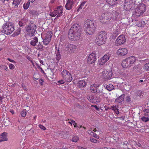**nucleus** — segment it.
Wrapping results in <instances>:
<instances>
[{
  "label": "nucleus",
  "mask_w": 149,
  "mask_h": 149,
  "mask_svg": "<svg viewBox=\"0 0 149 149\" xmlns=\"http://www.w3.org/2000/svg\"><path fill=\"white\" fill-rule=\"evenodd\" d=\"M22 0H13V4L15 6L14 7L15 8H17V5L20 3Z\"/></svg>",
  "instance_id": "nucleus-30"
},
{
  "label": "nucleus",
  "mask_w": 149,
  "mask_h": 149,
  "mask_svg": "<svg viewBox=\"0 0 149 149\" xmlns=\"http://www.w3.org/2000/svg\"><path fill=\"white\" fill-rule=\"evenodd\" d=\"M79 138L77 136L73 137L72 139V141L74 142H77Z\"/></svg>",
  "instance_id": "nucleus-39"
},
{
  "label": "nucleus",
  "mask_w": 149,
  "mask_h": 149,
  "mask_svg": "<svg viewBox=\"0 0 149 149\" xmlns=\"http://www.w3.org/2000/svg\"><path fill=\"white\" fill-rule=\"evenodd\" d=\"M143 68L146 71L149 70V62L144 65L143 66Z\"/></svg>",
  "instance_id": "nucleus-36"
},
{
  "label": "nucleus",
  "mask_w": 149,
  "mask_h": 149,
  "mask_svg": "<svg viewBox=\"0 0 149 149\" xmlns=\"http://www.w3.org/2000/svg\"><path fill=\"white\" fill-rule=\"evenodd\" d=\"M36 26L35 24H31L26 27V33L30 37L33 36L36 31Z\"/></svg>",
  "instance_id": "nucleus-8"
},
{
  "label": "nucleus",
  "mask_w": 149,
  "mask_h": 149,
  "mask_svg": "<svg viewBox=\"0 0 149 149\" xmlns=\"http://www.w3.org/2000/svg\"><path fill=\"white\" fill-rule=\"evenodd\" d=\"M10 111L12 114H13L15 113L14 111L12 109L10 110Z\"/></svg>",
  "instance_id": "nucleus-52"
},
{
  "label": "nucleus",
  "mask_w": 149,
  "mask_h": 149,
  "mask_svg": "<svg viewBox=\"0 0 149 149\" xmlns=\"http://www.w3.org/2000/svg\"><path fill=\"white\" fill-rule=\"evenodd\" d=\"M94 100H95V102H93V103H99L100 100V98L99 97H96L95 96V98H94Z\"/></svg>",
  "instance_id": "nucleus-38"
},
{
  "label": "nucleus",
  "mask_w": 149,
  "mask_h": 149,
  "mask_svg": "<svg viewBox=\"0 0 149 149\" xmlns=\"http://www.w3.org/2000/svg\"><path fill=\"white\" fill-rule=\"evenodd\" d=\"M90 140L91 142L94 143H96L97 142V141L96 139L92 138H91Z\"/></svg>",
  "instance_id": "nucleus-44"
},
{
  "label": "nucleus",
  "mask_w": 149,
  "mask_h": 149,
  "mask_svg": "<svg viewBox=\"0 0 149 149\" xmlns=\"http://www.w3.org/2000/svg\"><path fill=\"white\" fill-rule=\"evenodd\" d=\"M25 22L24 19L20 20L19 23V24L20 26H23L25 24Z\"/></svg>",
  "instance_id": "nucleus-34"
},
{
  "label": "nucleus",
  "mask_w": 149,
  "mask_h": 149,
  "mask_svg": "<svg viewBox=\"0 0 149 149\" xmlns=\"http://www.w3.org/2000/svg\"><path fill=\"white\" fill-rule=\"evenodd\" d=\"M95 98V96L92 95H88L87 96V98L88 100L91 102L93 103L95 102V100H94V99Z\"/></svg>",
  "instance_id": "nucleus-29"
},
{
  "label": "nucleus",
  "mask_w": 149,
  "mask_h": 149,
  "mask_svg": "<svg viewBox=\"0 0 149 149\" xmlns=\"http://www.w3.org/2000/svg\"><path fill=\"white\" fill-rule=\"evenodd\" d=\"M68 123H70L71 125L73 124L74 125V127H77L76 125V123H75L74 121L73 120H72L71 121L69 122Z\"/></svg>",
  "instance_id": "nucleus-41"
},
{
  "label": "nucleus",
  "mask_w": 149,
  "mask_h": 149,
  "mask_svg": "<svg viewBox=\"0 0 149 149\" xmlns=\"http://www.w3.org/2000/svg\"><path fill=\"white\" fill-rule=\"evenodd\" d=\"M93 135L92 136H93V137H95L96 138L98 139L99 138V137L95 133H93Z\"/></svg>",
  "instance_id": "nucleus-47"
},
{
  "label": "nucleus",
  "mask_w": 149,
  "mask_h": 149,
  "mask_svg": "<svg viewBox=\"0 0 149 149\" xmlns=\"http://www.w3.org/2000/svg\"><path fill=\"white\" fill-rule=\"evenodd\" d=\"M106 39V33L104 32H101L97 36L95 41L97 45H101L105 43Z\"/></svg>",
  "instance_id": "nucleus-7"
},
{
  "label": "nucleus",
  "mask_w": 149,
  "mask_h": 149,
  "mask_svg": "<svg viewBox=\"0 0 149 149\" xmlns=\"http://www.w3.org/2000/svg\"><path fill=\"white\" fill-rule=\"evenodd\" d=\"M92 130H93V131H94V132H96V130L95 129H92V128H91V130H88V133L90 135H93V133H94L92 132Z\"/></svg>",
  "instance_id": "nucleus-40"
},
{
  "label": "nucleus",
  "mask_w": 149,
  "mask_h": 149,
  "mask_svg": "<svg viewBox=\"0 0 149 149\" xmlns=\"http://www.w3.org/2000/svg\"><path fill=\"white\" fill-rule=\"evenodd\" d=\"M126 100L128 102H130V97L129 96H127L126 97Z\"/></svg>",
  "instance_id": "nucleus-51"
},
{
  "label": "nucleus",
  "mask_w": 149,
  "mask_h": 149,
  "mask_svg": "<svg viewBox=\"0 0 149 149\" xmlns=\"http://www.w3.org/2000/svg\"><path fill=\"white\" fill-rule=\"evenodd\" d=\"M120 25L121 24H117V26L114 28L113 30V34L114 36H117L120 32L121 29L120 27Z\"/></svg>",
  "instance_id": "nucleus-21"
},
{
  "label": "nucleus",
  "mask_w": 149,
  "mask_h": 149,
  "mask_svg": "<svg viewBox=\"0 0 149 149\" xmlns=\"http://www.w3.org/2000/svg\"><path fill=\"white\" fill-rule=\"evenodd\" d=\"M119 0H106L107 2L111 6H114L117 4L119 2Z\"/></svg>",
  "instance_id": "nucleus-23"
},
{
  "label": "nucleus",
  "mask_w": 149,
  "mask_h": 149,
  "mask_svg": "<svg viewBox=\"0 0 149 149\" xmlns=\"http://www.w3.org/2000/svg\"><path fill=\"white\" fill-rule=\"evenodd\" d=\"M119 13L116 12L115 11L114 13H113L111 15V18H112L113 20H115L117 19L118 17Z\"/></svg>",
  "instance_id": "nucleus-26"
},
{
  "label": "nucleus",
  "mask_w": 149,
  "mask_h": 149,
  "mask_svg": "<svg viewBox=\"0 0 149 149\" xmlns=\"http://www.w3.org/2000/svg\"><path fill=\"white\" fill-rule=\"evenodd\" d=\"M77 48V46L73 44H68L65 48V50L70 53L74 52Z\"/></svg>",
  "instance_id": "nucleus-17"
},
{
  "label": "nucleus",
  "mask_w": 149,
  "mask_h": 149,
  "mask_svg": "<svg viewBox=\"0 0 149 149\" xmlns=\"http://www.w3.org/2000/svg\"><path fill=\"white\" fill-rule=\"evenodd\" d=\"M79 26L74 24L71 27L69 30L68 36L70 39L76 40L79 39L80 37V32L79 31Z\"/></svg>",
  "instance_id": "nucleus-1"
},
{
  "label": "nucleus",
  "mask_w": 149,
  "mask_h": 149,
  "mask_svg": "<svg viewBox=\"0 0 149 149\" xmlns=\"http://www.w3.org/2000/svg\"><path fill=\"white\" fill-rule=\"evenodd\" d=\"M61 74L63 79L66 81L70 82L73 79L71 74L66 70H64Z\"/></svg>",
  "instance_id": "nucleus-11"
},
{
  "label": "nucleus",
  "mask_w": 149,
  "mask_h": 149,
  "mask_svg": "<svg viewBox=\"0 0 149 149\" xmlns=\"http://www.w3.org/2000/svg\"><path fill=\"white\" fill-rule=\"evenodd\" d=\"M146 111L144 116L141 117V119L143 122H147L149 121V109H147Z\"/></svg>",
  "instance_id": "nucleus-20"
},
{
  "label": "nucleus",
  "mask_w": 149,
  "mask_h": 149,
  "mask_svg": "<svg viewBox=\"0 0 149 149\" xmlns=\"http://www.w3.org/2000/svg\"><path fill=\"white\" fill-rule=\"evenodd\" d=\"M9 68L11 70L15 68V66L12 64H10L9 66Z\"/></svg>",
  "instance_id": "nucleus-43"
},
{
  "label": "nucleus",
  "mask_w": 149,
  "mask_h": 149,
  "mask_svg": "<svg viewBox=\"0 0 149 149\" xmlns=\"http://www.w3.org/2000/svg\"><path fill=\"white\" fill-rule=\"evenodd\" d=\"M4 37L3 35H0V41L3 40V39H1V38H4Z\"/></svg>",
  "instance_id": "nucleus-50"
},
{
  "label": "nucleus",
  "mask_w": 149,
  "mask_h": 149,
  "mask_svg": "<svg viewBox=\"0 0 149 149\" xmlns=\"http://www.w3.org/2000/svg\"><path fill=\"white\" fill-rule=\"evenodd\" d=\"M7 59L10 62H11L13 63H15V61H14V60L11 59L9 58H8Z\"/></svg>",
  "instance_id": "nucleus-49"
},
{
  "label": "nucleus",
  "mask_w": 149,
  "mask_h": 149,
  "mask_svg": "<svg viewBox=\"0 0 149 149\" xmlns=\"http://www.w3.org/2000/svg\"><path fill=\"white\" fill-rule=\"evenodd\" d=\"M40 63H41V64H42V65H44V64L43 63V61L42 60H40Z\"/></svg>",
  "instance_id": "nucleus-56"
},
{
  "label": "nucleus",
  "mask_w": 149,
  "mask_h": 149,
  "mask_svg": "<svg viewBox=\"0 0 149 149\" xmlns=\"http://www.w3.org/2000/svg\"><path fill=\"white\" fill-rule=\"evenodd\" d=\"M112 109L113 110L115 113L117 114H119V112L118 109L115 106H113L112 107Z\"/></svg>",
  "instance_id": "nucleus-37"
},
{
  "label": "nucleus",
  "mask_w": 149,
  "mask_h": 149,
  "mask_svg": "<svg viewBox=\"0 0 149 149\" xmlns=\"http://www.w3.org/2000/svg\"><path fill=\"white\" fill-rule=\"evenodd\" d=\"M100 22L102 24H110L111 20V13L105 12L102 14L99 17Z\"/></svg>",
  "instance_id": "nucleus-5"
},
{
  "label": "nucleus",
  "mask_w": 149,
  "mask_h": 149,
  "mask_svg": "<svg viewBox=\"0 0 149 149\" xmlns=\"http://www.w3.org/2000/svg\"><path fill=\"white\" fill-rule=\"evenodd\" d=\"M63 8L61 6H58L52 12H50L49 15L52 17H54L56 15L57 17L61 16L63 13Z\"/></svg>",
  "instance_id": "nucleus-9"
},
{
  "label": "nucleus",
  "mask_w": 149,
  "mask_h": 149,
  "mask_svg": "<svg viewBox=\"0 0 149 149\" xmlns=\"http://www.w3.org/2000/svg\"><path fill=\"white\" fill-rule=\"evenodd\" d=\"M22 87L24 89H26V88L25 86V85L24 84H22Z\"/></svg>",
  "instance_id": "nucleus-54"
},
{
  "label": "nucleus",
  "mask_w": 149,
  "mask_h": 149,
  "mask_svg": "<svg viewBox=\"0 0 149 149\" xmlns=\"http://www.w3.org/2000/svg\"><path fill=\"white\" fill-rule=\"evenodd\" d=\"M56 49V51L55 52L56 54L55 58L57 61H59L61 58V55L58 49Z\"/></svg>",
  "instance_id": "nucleus-24"
},
{
  "label": "nucleus",
  "mask_w": 149,
  "mask_h": 149,
  "mask_svg": "<svg viewBox=\"0 0 149 149\" xmlns=\"http://www.w3.org/2000/svg\"><path fill=\"white\" fill-rule=\"evenodd\" d=\"M57 83L58 84H64L65 83V82L63 80L61 79V80H59V81H58Z\"/></svg>",
  "instance_id": "nucleus-46"
},
{
  "label": "nucleus",
  "mask_w": 149,
  "mask_h": 149,
  "mask_svg": "<svg viewBox=\"0 0 149 149\" xmlns=\"http://www.w3.org/2000/svg\"><path fill=\"white\" fill-rule=\"evenodd\" d=\"M104 149H115V148H107V147H105L104 148Z\"/></svg>",
  "instance_id": "nucleus-60"
},
{
  "label": "nucleus",
  "mask_w": 149,
  "mask_h": 149,
  "mask_svg": "<svg viewBox=\"0 0 149 149\" xmlns=\"http://www.w3.org/2000/svg\"><path fill=\"white\" fill-rule=\"evenodd\" d=\"M26 113L25 110L22 111L21 113V116L23 117H25L26 114Z\"/></svg>",
  "instance_id": "nucleus-42"
},
{
  "label": "nucleus",
  "mask_w": 149,
  "mask_h": 149,
  "mask_svg": "<svg viewBox=\"0 0 149 149\" xmlns=\"http://www.w3.org/2000/svg\"><path fill=\"white\" fill-rule=\"evenodd\" d=\"M146 10V5L143 3H139L134 10V13L132 17V21L134 20L136 21V18L142 15L145 11Z\"/></svg>",
  "instance_id": "nucleus-2"
},
{
  "label": "nucleus",
  "mask_w": 149,
  "mask_h": 149,
  "mask_svg": "<svg viewBox=\"0 0 149 149\" xmlns=\"http://www.w3.org/2000/svg\"><path fill=\"white\" fill-rule=\"evenodd\" d=\"M29 1H31L32 2H33L35 0H28Z\"/></svg>",
  "instance_id": "nucleus-64"
},
{
  "label": "nucleus",
  "mask_w": 149,
  "mask_h": 149,
  "mask_svg": "<svg viewBox=\"0 0 149 149\" xmlns=\"http://www.w3.org/2000/svg\"><path fill=\"white\" fill-rule=\"evenodd\" d=\"M36 65L38 68L40 69V68L41 67L39 66V65L38 64L36 63Z\"/></svg>",
  "instance_id": "nucleus-55"
},
{
  "label": "nucleus",
  "mask_w": 149,
  "mask_h": 149,
  "mask_svg": "<svg viewBox=\"0 0 149 149\" xmlns=\"http://www.w3.org/2000/svg\"><path fill=\"white\" fill-rule=\"evenodd\" d=\"M112 72L110 70H104L102 72L101 77L104 79H110L112 78Z\"/></svg>",
  "instance_id": "nucleus-12"
},
{
  "label": "nucleus",
  "mask_w": 149,
  "mask_h": 149,
  "mask_svg": "<svg viewBox=\"0 0 149 149\" xmlns=\"http://www.w3.org/2000/svg\"><path fill=\"white\" fill-rule=\"evenodd\" d=\"M15 30L13 23L7 22L5 23L2 26V32L6 35L11 34Z\"/></svg>",
  "instance_id": "nucleus-3"
},
{
  "label": "nucleus",
  "mask_w": 149,
  "mask_h": 149,
  "mask_svg": "<svg viewBox=\"0 0 149 149\" xmlns=\"http://www.w3.org/2000/svg\"><path fill=\"white\" fill-rule=\"evenodd\" d=\"M124 95H121L116 99V102L118 103H120L124 100Z\"/></svg>",
  "instance_id": "nucleus-27"
},
{
  "label": "nucleus",
  "mask_w": 149,
  "mask_h": 149,
  "mask_svg": "<svg viewBox=\"0 0 149 149\" xmlns=\"http://www.w3.org/2000/svg\"><path fill=\"white\" fill-rule=\"evenodd\" d=\"M114 88V86L112 84H109L106 86V88L108 90L111 91Z\"/></svg>",
  "instance_id": "nucleus-32"
},
{
  "label": "nucleus",
  "mask_w": 149,
  "mask_h": 149,
  "mask_svg": "<svg viewBox=\"0 0 149 149\" xmlns=\"http://www.w3.org/2000/svg\"><path fill=\"white\" fill-rule=\"evenodd\" d=\"M30 2L29 1H28L25 3L23 5V7L24 9H27L29 6Z\"/></svg>",
  "instance_id": "nucleus-33"
},
{
  "label": "nucleus",
  "mask_w": 149,
  "mask_h": 149,
  "mask_svg": "<svg viewBox=\"0 0 149 149\" xmlns=\"http://www.w3.org/2000/svg\"><path fill=\"white\" fill-rule=\"evenodd\" d=\"M79 149H87L86 148H84L82 147H79Z\"/></svg>",
  "instance_id": "nucleus-58"
},
{
  "label": "nucleus",
  "mask_w": 149,
  "mask_h": 149,
  "mask_svg": "<svg viewBox=\"0 0 149 149\" xmlns=\"http://www.w3.org/2000/svg\"><path fill=\"white\" fill-rule=\"evenodd\" d=\"M126 41V38L123 35H120L116 39L115 42L116 46H119L124 44Z\"/></svg>",
  "instance_id": "nucleus-14"
},
{
  "label": "nucleus",
  "mask_w": 149,
  "mask_h": 149,
  "mask_svg": "<svg viewBox=\"0 0 149 149\" xmlns=\"http://www.w3.org/2000/svg\"><path fill=\"white\" fill-rule=\"evenodd\" d=\"M97 60L96 54L93 52L90 54L88 56L87 59V62L89 64L94 63Z\"/></svg>",
  "instance_id": "nucleus-15"
},
{
  "label": "nucleus",
  "mask_w": 149,
  "mask_h": 149,
  "mask_svg": "<svg viewBox=\"0 0 149 149\" xmlns=\"http://www.w3.org/2000/svg\"><path fill=\"white\" fill-rule=\"evenodd\" d=\"M146 24L145 22L144 21H139L136 23V25L139 27H143Z\"/></svg>",
  "instance_id": "nucleus-31"
},
{
  "label": "nucleus",
  "mask_w": 149,
  "mask_h": 149,
  "mask_svg": "<svg viewBox=\"0 0 149 149\" xmlns=\"http://www.w3.org/2000/svg\"><path fill=\"white\" fill-rule=\"evenodd\" d=\"M74 4L73 0H67L65 7L67 10H69L72 9Z\"/></svg>",
  "instance_id": "nucleus-19"
},
{
  "label": "nucleus",
  "mask_w": 149,
  "mask_h": 149,
  "mask_svg": "<svg viewBox=\"0 0 149 149\" xmlns=\"http://www.w3.org/2000/svg\"><path fill=\"white\" fill-rule=\"evenodd\" d=\"M31 61V63H32V65H33V67H35V65L34 64V63L32 61Z\"/></svg>",
  "instance_id": "nucleus-57"
},
{
  "label": "nucleus",
  "mask_w": 149,
  "mask_h": 149,
  "mask_svg": "<svg viewBox=\"0 0 149 149\" xmlns=\"http://www.w3.org/2000/svg\"><path fill=\"white\" fill-rule=\"evenodd\" d=\"M94 21L90 19H87L86 22L85 26L86 27V33L91 35L94 33L96 28Z\"/></svg>",
  "instance_id": "nucleus-4"
},
{
  "label": "nucleus",
  "mask_w": 149,
  "mask_h": 149,
  "mask_svg": "<svg viewBox=\"0 0 149 149\" xmlns=\"http://www.w3.org/2000/svg\"><path fill=\"white\" fill-rule=\"evenodd\" d=\"M93 107L95 108L97 110L99 111V109L96 105L94 106Z\"/></svg>",
  "instance_id": "nucleus-53"
},
{
  "label": "nucleus",
  "mask_w": 149,
  "mask_h": 149,
  "mask_svg": "<svg viewBox=\"0 0 149 149\" xmlns=\"http://www.w3.org/2000/svg\"><path fill=\"white\" fill-rule=\"evenodd\" d=\"M111 54L107 53L105 54L98 60V63L100 65H104L109 59Z\"/></svg>",
  "instance_id": "nucleus-13"
},
{
  "label": "nucleus",
  "mask_w": 149,
  "mask_h": 149,
  "mask_svg": "<svg viewBox=\"0 0 149 149\" xmlns=\"http://www.w3.org/2000/svg\"><path fill=\"white\" fill-rule=\"evenodd\" d=\"M52 35V32L50 31H48L46 33L45 38L43 41L44 45H47L48 44L51 40Z\"/></svg>",
  "instance_id": "nucleus-16"
},
{
  "label": "nucleus",
  "mask_w": 149,
  "mask_h": 149,
  "mask_svg": "<svg viewBox=\"0 0 149 149\" xmlns=\"http://www.w3.org/2000/svg\"><path fill=\"white\" fill-rule=\"evenodd\" d=\"M40 84L41 85H42L43 83L44 82V81L42 79H40L39 81Z\"/></svg>",
  "instance_id": "nucleus-48"
},
{
  "label": "nucleus",
  "mask_w": 149,
  "mask_h": 149,
  "mask_svg": "<svg viewBox=\"0 0 149 149\" xmlns=\"http://www.w3.org/2000/svg\"><path fill=\"white\" fill-rule=\"evenodd\" d=\"M136 60V58L134 56L127 58L122 61V66L124 68L130 67L134 63Z\"/></svg>",
  "instance_id": "nucleus-6"
},
{
  "label": "nucleus",
  "mask_w": 149,
  "mask_h": 149,
  "mask_svg": "<svg viewBox=\"0 0 149 149\" xmlns=\"http://www.w3.org/2000/svg\"><path fill=\"white\" fill-rule=\"evenodd\" d=\"M140 68H139L138 67H137V69H136V70H137V71H138L139 70H140Z\"/></svg>",
  "instance_id": "nucleus-63"
},
{
  "label": "nucleus",
  "mask_w": 149,
  "mask_h": 149,
  "mask_svg": "<svg viewBox=\"0 0 149 149\" xmlns=\"http://www.w3.org/2000/svg\"><path fill=\"white\" fill-rule=\"evenodd\" d=\"M40 69V70L42 72H44V71H43V70L41 67Z\"/></svg>",
  "instance_id": "nucleus-59"
},
{
  "label": "nucleus",
  "mask_w": 149,
  "mask_h": 149,
  "mask_svg": "<svg viewBox=\"0 0 149 149\" xmlns=\"http://www.w3.org/2000/svg\"><path fill=\"white\" fill-rule=\"evenodd\" d=\"M127 49L125 48H120L118 49L117 52V54L120 56H124L126 55L128 53Z\"/></svg>",
  "instance_id": "nucleus-18"
},
{
  "label": "nucleus",
  "mask_w": 149,
  "mask_h": 149,
  "mask_svg": "<svg viewBox=\"0 0 149 149\" xmlns=\"http://www.w3.org/2000/svg\"><path fill=\"white\" fill-rule=\"evenodd\" d=\"M38 42V38L37 37H35L31 40L30 42V44L32 46H35L36 45V44Z\"/></svg>",
  "instance_id": "nucleus-28"
},
{
  "label": "nucleus",
  "mask_w": 149,
  "mask_h": 149,
  "mask_svg": "<svg viewBox=\"0 0 149 149\" xmlns=\"http://www.w3.org/2000/svg\"><path fill=\"white\" fill-rule=\"evenodd\" d=\"M86 85V83L83 80H80L78 81L77 84L78 86L84 87Z\"/></svg>",
  "instance_id": "nucleus-25"
},
{
  "label": "nucleus",
  "mask_w": 149,
  "mask_h": 149,
  "mask_svg": "<svg viewBox=\"0 0 149 149\" xmlns=\"http://www.w3.org/2000/svg\"><path fill=\"white\" fill-rule=\"evenodd\" d=\"M100 86L98 84H94L91 85L90 90L91 92L93 93H99L101 95H103L104 93L103 92L102 88L99 89L98 88Z\"/></svg>",
  "instance_id": "nucleus-10"
},
{
  "label": "nucleus",
  "mask_w": 149,
  "mask_h": 149,
  "mask_svg": "<svg viewBox=\"0 0 149 149\" xmlns=\"http://www.w3.org/2000/svg\"><path fill=\"white\" fill-rule=\"evenodd\" d=\"M86 1H84L81 3L80 5L79 6V8L77 10V11H79L80 10L82 9V8L84 6V4L86 3Z\"/></svg>",
  "instance_id": "nucleus-35"
},
{
  "label": "nucleus",
  "mask_w": 149,
  "mask_h": 149,
  "mask_svg": "<svg viewBox=\"0 0 149 149\" xmlns=\"http://www.w3.org/2000/svg\"><path fill=\"white\" fill-rule=\"evenodd\" d=\"M2 99V98L1 97H0V103H1V100Z\"/></svg>",
  "instance_id": "nucleus-61"
},
{
  "label": "nucleus",
  "mask_w": 149,
  "mask_h": 149,
  "mask_svg": "<svg viewBox=\"0 0 149 149\" xmlns=\"http://www.w3.org/2000/svg\"><path fill=\"white\" fill-rule=\"evenodd\" d=\"M39 127L40 129L43 130H45L46 129V128L44 126L41 125H39Z\"/></svg>",
  "instance_id": "nucleus-45"
},
{
  "label": "nucleus",
  "mask_w": 149,
  "mask_h": 149,
  "mask_svg": "<svg viewBox=\"0 0 149 149\" xmlns=\"http://www.w3.org/2000/svg\"><path fill=\"white\" fill-rule=\"evenodd\" d=\"M7 134L6 133L4 132L0 135V142L7 141Z\"/></svg>",
  "instance_id": "nucleus-22"
},
{
  "label": "nucleus",
  "mask_w": 149,
  "mask_h": 149,
  "mask_svg": "<svg viewBox=\"0 0 149 149\" xmlns=\"http://www.w3.org/2000/svg\"><path fill=\"white\" fill-rule=\"evenodd\" d=\"M54 0H52L51 1L50 3H54Z\"/></svg>",
  "instance_id": "nucleus-62"
}]
</instances>
